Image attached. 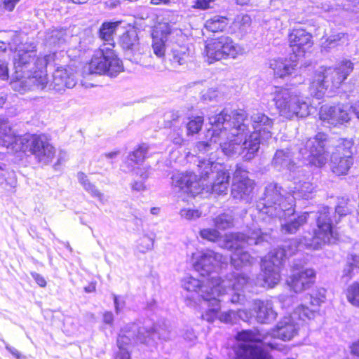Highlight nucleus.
<instances>
[{
  "label": "nucleus",
  "instance_id": "f257e3e1",
  "mask_svg": "<svg viewBox=\"0 0 359 359\" xmlns=\"http://www.w3.org/2000/svg\"><path fill=\"white\" fill-rule=\"evenodd\" d=\"M207 136L210 141L219 142L222 152L229 157L241 156L245 161L255 158L259 151L258 135H248L250 129L245 124L248 121L243 109L230 110L224 109L214 115H209Z\"/></svg>",
  "mask_w": 359,
  "mask_h": 359
},
{
  "label": "nucleus",
  "instance_id": "f03ea898",
  "mask_svg": "<svg viewBox=\"0 0 359 359\" xmlns=\"http://www.w3.org/2000/svg\"><path fill=\"white\" fill-rule=\"evenodd\" d=\"M305 301L296 307L292 313L284 316L276 325V330L264 332L258 330H245L238 332L236 339L241 341L236 350V359H272L266 346L276 348L272 339L278 337L290 341L296 336L301 321L313 318V310L306 306Z\"/></svg>",
  "mask_w": 359,
  "mask_h": 359
},
{
  "label": "nucleus",
  "instance_id": "7ed1b4c3",
  "mask_svg": "<svg viewBox=\"0 0 359 359\" xmlns=\"http://www.w3.org/2000/svg\"><path fill=\"white\" fill-rule=\"evenodd\" d=\"M292 194L287 192L277 184L271 183L265 187L263 196L257 203V208L272 216L283 217L294 212L296 199L312 198L316 187L309 180L294 182Z\"/></svg>",
  "mask_w": 359,
  "mask_h": 359
},
{
  "label": "nucleus",
  "instance_id": "20e7f679",
  "mask_svg": "<svg viewBox=\"0 0 359 359\" xmlns=\"http://www.w3.org/2000/svg\"><path fill=\"white\" fill-rule=\"evenodd\" d=\"M0 146L14 152L29 151L43 165L52 161L55 152L46 135L26 133L20 135L5 117L0 118Z\"/></svg>",
  "mask_w": 359,
  "mask_h": 359
},
{
  "label": "nucleus",
  "instance_id": "39448f33",
  "mask_svg": "<svg viewBox=\"0 0 359 359\" xmlns=\"http://www.w3.org/2000/svg\"><path fill=\"white\" fill-rule=\"evenodd\" d=\"M217 287L211 288L212 294H203V299L207 302L208 309L202 315L203 320L212 323L218 318L221 309V302H231L232 304L242 303L244 295L241 292H251L252 283L250 278L241 273L233 272L226 277V280L222 283L219 279H213L212 284Z\"/></svg>",
  "mask_w": 359,
  "mask_h": 359
},
{
  "label": "nucleus",
  "instance_id": "423d86ee",
  "mask_svg": "<svg viewBox=\"0 0 359 359\" xmlns=\"http://www.w3.org/2000/svg\"><path fill=\"white\" fill-rule=\"evenodd\" d=\"M201 176L197 180L192 172L181 176V193L189 192L193 196L206 193L217 195L226 194L229 186L230 175L222 165L207 160L199 161L198 164Z\"/></svg>",
  "mask_w": 359,
  "mask_h": 359
},
{
  "label": "nucleus",
  "instance_id": "0eeeda50",
  "mask_svg": "<svg viewBox=\"0 0 359 359\" xmlns=\"http://www.w3.org/2000/svg\"><path fill=\"white\" fill-rule=\"evenodd\" d=\"M325 141V135L320 133L306 142L302 140L293 147L278 149L271 164L278 170H287L291 172H294L297 168L294 158H302L315 166L322 167L326 163Z\"/></svg>",
  "mask_w": 359,
  "mask_h": 359
},
{
  "label": "nucleus",
  "instance_id": "6e6552de",
  "mask_svg": "<svg viewBox=\"0 0 359 359\" xmlns=\"http://www.w3.org/2000/svg\"><path fill=\"white\" fill-rule=\"evenodd\" d=\"M350 212L347 202L343 198L336 206L334 212L327 206L320 208L315 214L316 229L313 230V234L302 238L306 248L318 250L326 243H335L338 240V234L334 229V224Z\"/></svg>",
  "mask_w": 359,
  "mask_h": 359
},
{
  "label": "nucleus",
  "instance_id": "1a4fd4ad",
  "mask_svg": "<svg viewBox=\"0 0 359 359\" xmlns=\"http://www.w3.org/2000/svg\"><path fill=\"white\" fill-rule=\"evenodd\" d=\"M271 236L262 231L259 225L252 224L247 233H231L226 234L220 246L233 252L231 255V264L237 270L243 266L250 265L253 257L245 250L247 245H253L269 243Z\"/></svg>",
  "mask_w": 359,
  "mask_h": 359
},
{
  "label": "nucleus",
  "instance_id": "9d476101",
  "mask_svg": "<svg viewBox=\"0 0 359 359\" xmlns=\"http://www.w3.org/2000/svg\"><path fill=\"white\" fill-rule=\"evenodd\" d=\"M353 69V64L349 60H344L334 67H320L315 71L311 82V95L321 99L327 90L332 92L339 88Z\"/></svg>",
  "mask_w": 359,
  "mask_h": 359
},
{
  "label": "nucleus",
  "instance_id": "9b49d317",
  "mask_svg": "<svg viewBox=\"0 0 359 359\" xmlns=\"http://www.w3.org/2000/svg\"><path fill=\"white\" fill-rule=\"evenodd\" d=\"M167 336H163L160 332L156 325L144 323L140 325L138 323H130L126 325L121 330L117 338L118 351L116 353L115 359H130V354L126 345L135 343L143 344L149 346H154L156 339H165Z\"/></svg>",
  "mask_w": 359,
  "mask_h": 359
},
{
  "label": "nucleus",
  "instance_id": "f8f14e48",
  "mask_svg": "<svg viewBox=\"0 0 359 359\" xmlns=\"http://www.w3.org/2000/svg\"><path fill=\"white\" fill-rule=\"evenodd\" d=\"M290 47L292 53L290 58H278L270 63L274 74L280 78L292 75L298 65V61L313 44L312 35L304 29H294L289 34Z\"/></svg>",
  "mask_w": 359,
  "mask_h": 359
},
{
  "label": "nucleus",
  "instance_id": "ddd939ff",
  "mask_svg": "<svg viewBox=\"0 0 359 359\" xmlns=\"http://www.w3.org/2000/svg\"><path fill=\"white\" fill-rule=\"evenodd\" d=\"M306 248L304 239H293L287 241L282 247L271 250L262 259V277L264 283L269 287H273L280 279V266L284 260L294 255L296 252Z\"/></svg>",
  "mask_w": 359,
  "mask_h": 359
},
{
  "label": "nucleus",
  "instance_id": "4468645a",
  "mask_svg": "<svg viewBox=\"0 0 359 359\" xmlns=\"http://www.w3.org/2000/svg\"><path fill=\"white\" fill-rule=\"evenodd\" d=\"M273 101L280 116L287 119L304 118L310 114L309 104L301 97L296 90L275 87Z\"/></svg>",
  "mask_w": 359,
  "mask_h": 359
},
{
  "label": "nucleus",
  "instance_id": "2eb2a0df",
  "mask_svg": "<svg viewBox=\"0 0 359 359\" xmlns=\"http://www.w3.org/2000/svg\"><path fill=\"white\" fill-rule=\"evenodd\" d=\"M88 70L90 74L116 77L123 71V65L112 48L102 45L94 53L88 65Z\"/></svg>",
  "mask_w": 359,
  "mask_h": 359
},
{
  "label": "nucleus",
  "instance_id": "dca6fc26",
  "mask_svg": "<svg viewBox=\"0 0 359 359\" xmlns=\"http://www.w3.org/2000/svg\"><path fill=\"white\" fill-rule=\"evenodd\" d=\"M205 57L209 64L223 59H235L244 53V48L236 43L229 36H221L206 42Z\"/></svg>",
  "mask_w": 359,
  "mask_h": 359
},
{
  "label": "nucleus",
  "instance_id": "f3484780",
  "mask_svg": "<svg viewBox=\"0 0 359 359\" xmlns=\"http://www.w3.org/2000/svg\"><path fill=\"white\" fill-rule=\"evenodd\" d=\"M228 258L213 250L201 252L194 264V270L203 278L211 279L212 276L220 278L219 271L228 264Z\"/></svg>",
  "mask_w": 359,
  "mask_h": 359
},
{
  "label": "nucleus",
  "instance_id": "a211bd4d",
  "mask_svg": "<svg viewBox=\"0 0 359 359\" xmlns=\"http://www.w3.org/2000/svg\"><path fill=\"white\" fill-rule=\"evenodd\" d=\"M245 114L248 121H245V123L250 129L248 135H252V134L258 135L257 140L259 147L262 140H267L271 137L272 133L271 130L273 126V121L265 114L260 111H254L250 115V119L248 118L246 112Z\"/></svg>",
  "mask_w": 359,
  "mask_h": 359
},
{
  "label": "nucleus",
  "instance_id": "6ab92c4d",
  "mask_svg": "<svg viewBox=\"0 0 359 359\" xmlns=\"http://www.w3.org/2000/svg\"><path fill=\"white\" fill-rule=\"evenodd\" d=\"M320 118L326 123L337 126L347 123L351 117L348 111V107L343 104L337 106L324 105L320 110Z\"/></svg>",
  "mask_w": 359,
  "mask_h": 359
},
{
  "label": "nucleus",
  "instance_id": "aec40b11",
  "mask_svg": "<svg viewBox=\"0 0 359 359\" xmlns=\"http://www.w3.org/2000/svg\"><path fill=\"white\" fill-rule=\"evenodd\" d=\"M74 70L69 67H57L53 74V81L50 85L57 92H62L65 88H72L77 83Z\"/></svg>",
  "mask_w": 359,
  "mask_h": 359
},
{
  "label": "nucleus",
  "instance_id": "412c9836",
  "mask_svg": "<svg viewBox=\"0 0 359 359\" xmlns=\"http://www.w3.org/2000/svg\"><path fill=\"white\" fill-rule=\"evenodd\" d=\"M259 215V217L261 218L262 215H266V213L259 211L257 208ZM315 214L314 212H304L300 215L295 216L294 212L291 215H285L283 217H276V216H272L269 214H266L269 217L271 218H278L279 219H285V222L284 223L281 224V229L282 231L284 233H295L300 226H302L307 220V218L309 217H311L313 218H315Z\"/></svg>",
  "mask_w": 359,
  "mask_h": 359
},
{
  "label": "nucleus",
  "instance_id": "4be33fe9",
  "mask_svg": "<svg viewBox=\"0 0 359 359\" xmlns=\"http://www.w3.org/2000/svg\"><path fill=\"white\" fill-rule=\"evenodd\" d=\"M119 45L124 52L125 58L137 62L139 50V37L135 29L126 31L119 39Z\"/></svg>",
  "mask_w": 359,
  "mask_h": 359
},
{
  "label": "nucleus",
  "instance_id": "5701e85b",
  "mask_svg": "<svg viewBox=\"0 0 359 359\" xmlns=\"http://www.w3.org/2000/svg\"><path fill=\"white\" fill-rule=\"evenodd\" d=\"M315 276V271L312 269H306L298 272L294 271L287 282L290 287L295 293H298L310 287L314 282Z\"/></svg>",
  "mask_w": 359,
  "mask_h": 359
},
{
  "label": "nucleus",
  "instance_id": "b1692460",
  "mask_svg": "<svg viewBox=\"0 0 359 359\" xmlns=\"http://www.w3.org/2000/svg\"><path fill=\"white\" fill-rule=\"evenodd\" d=\"M217 279L215 276H212L211 279L203 278L199 280L193 277H190L184 284V287L186 290L194 292L203 299V294H212L211 288L215 292V288L217 285L212 284L213 279ZM222 283L224 280L218 278Z\"/></svg>",
  "mask_w": 359,
  "mask_h": 359
},
{
  "label": "nucleus",
  "instance_id": "393cba45",
  "mask_svg": "<svg viewBox=\"0 0 359 359\" xmlns=\"http://www.w3.org/2000/svg\"><path fill=\"white\" fill-rule=\"evenodd\" d=\"M326 137L325 145L324 147L326 154V161L330 152L339 153V156H344L345 157H351L353 155L352 147L353 142L350 140L339 138L337 140H328L327 135L323 133Z\"/></svg>",
  "mask_w": 359,
  "mask_h": 359
},
{
  "label": "nucleus",
  "instance_id": "a878e982",
  "mask_svg": "<svg viewBox=\"0 0 359 359\" xmlns=\"http://www.w3.org/2000/svg\"><path fill=\"white\" fill-rule=\"evenodd\" d=\"M253 310L256 313L257 321L262 324H269L277 317V312L274 310L271 301L255 300Z\"/></svg>",
  "mask_w": 359,
  "mask_h": 359
},
{
  "label": "nucleus",
  "instance_id": "bb28decb",
  "mask_svg": "<svg viewBox=\"0 0 359 359\" xmlns=\"http://www.w3.org/2000/svg\"><path fill=\"white\" fill-rule=\"evenodd\" d=\"M253 189V182L248 177H244L243 180L233 182L231 195L236 200L248 203L251 199Z\"/></svg>",
  "mask_w": 359,
  "mask_h": 359
},
{
  "label": "nucleus",
  "instance_id": "cd10ccee",
  "mask_svg": "<svg viewBox=\"0 0 359 359\" xmlns=\"http://www.w3.org/2000/svg\"><path fill=\"white\" fill-rule=\"evenodd\" d=\"M35 57V51L19 50L14 58V67L16 73L29 72L31 65L34 64Z\"/></svg>",
  "mask_w": 359,
  "mask_h": 359
},
{
  "label": "nucleus",
  "instance_id": "c85d7f7f",
  "mask_svg": "<svg viewBox=\"0 0 359 359\" xmlns=\"http://www.w3.org/2000/svg\"><path fill=\"white\" fill-rule=\"evenodd\" d=\"M330 158L332 170L337 175H346L353 163L352 156H339V153H332Z\"/></svg>",
  "mask_w": 359,
  "mask_h": 359
},
{
  "label": "nucleus",
  "instance_id": "c756f323",
  "mask_svg": "<svg viewBox=\"0 0 359 359\" xmlns=\"http://www.w3.org/2000/svg\"><path fill=\"white\" fill-rule=\"evenodd\" d=\"M117 25L111 22H104L99 29V36L104 41V44L107 47L114 48V41L113 34L114 33Z\"/></svg>",
  "mask_w": 359,
  "mask_h": 359
},
{
  "label": "nucleus",
  "instance_id": "7c9ffc66",
  "mask_svg": "<svg viewBox=\"0 0 359 359\" xmlns=\"http://www.w3.org/2000/svg\"><path fill=\"white\" fill-rule=\"evenodd\" d=\"M149 150V146L148 144L144 143L140 144L135 149L129 153L126 162L130 164L142 163L147 157Z\"/></svg>",
  "mask_w": 359,
  "mask_h": 359
},
{
  "label": "nucleus",
  "instance_id": "2f4dec72",
  "mask_svg": "<svg viewBox=\"0 0 359 359\" xmlns=\"http://www.w3.org/2000/svg\"><path fill=\"white\" fill-rule=\"evenodd\" d=\"M228 25V20L225 17L215 15L206 20L205 27L212 32L224 31Z\"/></svg>",
  "mask_w": 359,
  "mask_h": 359
},
{
  "label": "nucleus",
  "instance_id": "473e14b6",
  "mask_svg": "<svg viewBox=\"0 0 359 359\" xmlns=\"http://www.w3.org/2000/svg\"><path fill=\"white\" fill-rule=\"evenodd\" d=\"M252 20L248 15H238L233 22V28L238 31L241 34L247 33L250 27Z\"/></svg>",
  "mask_w": 359,
  "mask_h": 359
},
{
  "label": "nucleus",
  "instance_id": "72a5a7b5",
  "mask_svg": "<svg viewBox=\"0 0 359 359\" xmlns=\"http://www.w3.org/2000/svg\"><path fill=\"white\" fill-rule=\"evenodd\" d=\"M306 299L308 300L312 307L311 309L313 310V312L314 313V308L319 306L321 303L325 302L326 299V290L324 288H320L313 294L307 296Z\"/></svg>",
  "mask_w": 359,
  "mask_h": 359
},
{
  "label": "nucleus",
  "instance_id": "f704fd0d",
  "mask_svg": "<svg viewBox=\"0 0 359 359\" xmlns=\"http://www.w3.org/2000/svg\"><path fill=\"white\" fill-rule=\"evenodd\" d=\"M346 36L344 33H338L337 34H334L328 38L323 42L322 48L327 51H329L332 48H334L338 46L341 45L345 42Z\"/></svg>",
  "mask_w": 359,
  "mask_h": 359
},
{
  "label": "nucleus",
  "instance_id": "c9c22d12",
  "mask_svg": "<svg viewBox=\"0 0 359 359\" xmlns=\"http://www.w3.org/2000/svg\"><path fill=\"white\" fill-rule=\"evenodd\" d=\"M6 165L0 163V185L5 184L11 188H13L16 185V180L15 179V173L13 172H8L5 171Z\"/></svg>",
  "mask_w": 359,
  "mask_h": 359
},
{
  "label": "nucleus",
  "instance_id": "e433bc0d",
  "mask_svg": "<svg viewBox=\"0 0 359 359\" xmlns=\"http://www.w3.org/2000/svg\"><path fill=\"white\" fill-rule=\"evenodd\" d=\"M215 226L221 230L231 228L233 225V217L231 214L223 213L214 219Z\"/></svg>",
  "mask_w": 359,
  "mask_h": 359
},
{
  "label": "nucleus",
  "instance_id": "4c0bfd02",
  "mask_svg": "<svg viewBox=\"0 0 359 359\" xmlns=\"http://www.w3.org/2000/svg\"><path fill=\"white\" fill-rule=\"evenodd\" d=\"M173 170L170 171H168V176L170 177V184L172 189V193L175 194L173 196L176 198V200L178 201L180 196L177 194L180 192V171L174 167V165L171 166Z\"/></svg>",
  "mask_w": 359,
  "mask_h": 359
},
{
  "label": "nucleus",
  "instance_id": "58836bf2",
  "mask_svg": "<svg viewBox=\"0 0 359 359\" xmlns=\"http://www.w3.org/2000/svg\"><path fill=\"white\" fill-rule=\"evenodd\" d=\"M348 301L353 306L359 307V283H354L346 290Z\"/></svg>",
  "mask_w": 359,
  "mask_h": 359
},
{
  "label": "nucleus",
  "instance_id": "ea45409f",
  "mask_svg": "<svg viewBox=\"0 0 359 359\" xmlns=\"http://www.w3.org/2000/svg\"><path fill=\"white\" fill-rule=\"evenodd\" d=\"M203 121L204 118L202 116L191 118L187 124V134L194 135L198 133L202 128Z\"/></svg>",
  "mask_w": 359,
  "mask_h": 359
},
{
  "label": "nucleus",
  "instance_id": "a19ab883",
  "mask_svg": "<svg viewBox=\"0 0 359 359\" xmlns=\"http://www.w3.org/2000/svg\"><path fill=\"white\" fill-rule=\"evenodd\" d=\"M154 243V238L144 234L142 238L137 241V250L140 252L144 254L149 250H152Z\"/></svg>",
  "mask_w": 359,
  "mask_h": 359
},
{
  "label": "nucleus",
  "instance_id": "79ce46f5",
  "mask_svg": "<svg viewBox=\"0 0 359 359\" xmlns=\"http://www.w3.org/2000/svg\"><path fill=\"white\" fill-rule=\"evenodd\" d=\"M152 48L154 53L157 57L164 56L165 50V41L162 38L153 36Z\"/></svg>",
  "mask_w": 359,
  "mask_h": 359
},
{
  "label": "nucleus",
  "instance_id": "37998d69",
  "mask_svg": "<svg viewBox=\"0 0 359 359\" xmlns=\"http://www.w3.org/2000/svg\"><path fill=\"white\" fill-rule=\"evenodd\" d=\"M6 50V44L0 41V53H4ZM8 68L7 63L4 60H0V79L6 81L8 79Z\"/></svg>",
  "mask_w": 359,
  "mask_h": 359
},
{
  "label": "nucleus",
  "instance_id": "c03bdc74",
  "mask_svg": "<svg viewBox=\"0 0 359 359\" xmlns=\"http://www.w3.org/2000/svg\"><path fill=\"white\" fill-rule=\"evenodd\" d=\"M200 235L203 238L213 242L219 241L221 237L220 233L217 230L213 229H202L200 231Z\"/></svg>",
  "mask_w": 359,
  "mask_h": 359
},
{
  "label": "nucleus",
  "instance_id": "a18cd8bd",
  "mask_svg": "<svg viewBox=\"0 0 359 359\" xmlns=\"http://www.w3.org/2000/svg\"><path fill=\"white\" fill-rule=\"evenodd\" d=\"M180 117L178 111H169L165 114L164 121L165 128H175Z\"/></svg>",
  "mask_w": 359,
  "mask_h": 359
},
{
  "label": "nucleus",
  "instance_id": "49530a36",
  "mask_svg": "<svg viewBox=\"0 0 359 359\" xmlns=\"http://www.w3.org/2000/svg\"><path fill=\"white\" fill-rule=\"evenodd\" d=\"M111 295L113 297L115 312L118 315L126 306L125 298L116 294H112Z\"/></svg>",
  "mask_w": 359,
  "mask_h": 359
},
{
  "label": "nucleus",
  "instance_id": "de8ad7c7",
  "mask_svg": "<svg viewBox=\"0 0 359 359\" xmlns=\"http://www.w3.org/2000/svg\"><path fill=\"white\" fill-rule=\"evenodd\" d=\"M201 216V212L197 209H184L181 210V217L191 220L199 218Z\"/></svg>",
  "mask_w": 359,
  "mask_h": 359
},
{
  "label": "nucleus",
  "instance_id": "09e8293b",
  "mask_svg": "<svg viewBox=\"0 0 359 359\" xmlns=\"http://www.w3.org/2000/svg\"><path fill=\"white\" fill-rule=\"evenodd\" d=\"M84 189L89 193L92 197L97 198L99 201L102 200L103 194L101 193L96 186L91 182L86 184Z\"/></svg>",
  "mask_w": 359,
  "mask_h": 359
},
{
  "label": "nucleus",
  "instance_id": "8fccbe9b",
  "mask_svg": "<svg viewBox=\"0 0 359 359\" xmlns=\"http://www.w3.org/2000/svg\"><path fill=\"white\" fill-rule=\"evenodd\" d=\"M355 269H359V255H352L351 262L346 269H344V272L346 276H351V273Z\"/></svg>",
  "mask_w": 359,
  "mask_h": 359
},
{
  "label": "nucleus",
  "instance_id": "3c124183",
  "mask_svg": "<svg viewBox=\"0 0 359 359\" xmlns=\"http://www.w3.org/2000/svg\"><path fill=\"white\" fill-rule=\"evenodd\" d=\"M3 343L5 345V348L15 358V359H27V357L22 353H21L18 350L15 348L11 346L8 343H6L4 340H2Z\"/></svg>",
  "mask_w": 359,
  "mask_h": 359
},
{
  "label": "nucleus",
  "instance_id": "603ef678",
  "mask_svg": "<svg viewBox=\"0 0 359 359\" xmlns=\"http://www.w3.org/2000/svg\"><path fill=\"white\" fill-rule=\"evenodd\" d=\"M296 297L293 295L286 296L280 295V302H281L282 306L285 309H289L290 306H293L294 299Z\"/></svg>",
  "mask_w": 359,
  "mask_h": 359
},
{
  "label": "nucleus",
  "instance_id": "864d4df0",
  "mask_svg": "<svg viewBox=\"0 0 359 359\" xmlns=\"http://www.w3.org/2000/svg\"><path fill=\"white\" fill-rule=\"evenodd\" d=\"M244 177H248V172L237 165L233 174V182H238V180H243Z\"/></svg>",
  "mask_w": 359,
  "mask_h": 359
},
{
  "label": "nucleus",
  "instance_id": "5fc2aeb1",
  "mask_svg": "<svg viewBox=\"0 0 359 359\" xmlns=\"http://www.w3.org/2000/svg\"><path fill=\"white\" fill-rule=\"evenodd\" d=\"M234 316V311L230 310L226 312L222 313L218 318L221 322L229 323L232 322Z\"/></svg>",
  "mask_w": 359,
  "mask_h": 359
},
{
  "label": "nucleus",
  "instance_id": "6e6d98bb",
  "mask_svg": "<svg viewBox=\"0 0 359 359\" xmlns=\"http://www.w3.org/2000/svg\"><path fill=\"white\" fill-rule=\"evenodd\" d=\"M31 276H32V278L35 280V282L40 287H46V280H45V278L41 275H40L39 273H38L36 272H32L31 273Z\"/></svg>",
  "mask_w": 359,
  "mask_h": 359
},
{
  "label": "nucleus",
  "instance_id": "4d7b16f0",
  "mask_svg": "<svg viewBox=\"0 0 359 359\" xmlns=\"http://www.w3.org/2000/svg\"><path fill=\"white\" fill-rule=\"evenodd\" d=\"M20 0H4V8L8 11H13Z\"/></svg>",
  "mask_w": 359,
  "mask_h": 359
},
{
  "label": "nucleus",
  "instance_id": "13d9d810",
  "mask_svg": "<svg viewBox=\"0 0 359 359\" xmlns=\"http://www.w3.org/2000/svg\"><path fill=\"white\" fill-rule=\"evenodd\" d=\"M114 314L111 311H105L103 313L104 323L109 325H112L114 323Z\"/></svg>",
  "mask_w": 359,
  "mask_h": 359
},
{
  "label": "nucleus",
  "instance_id": "bf43d9fd",
  "mask_svg": "<svg viewBox=\"0 0 359 359\" xmlns=\"http://www.w3.org/2000/svg\"><path fill=\"white\" fill-rule=\"evenodd\" d=\"M212 142L210 141V142H199L196 147H197V149L201 151V152H203V153H205V152H208L210 151V148H211V143Z\"/></svg>",
  "mask_w": 359,
  "mask_h": 359
},
{
  "label": "nucleus",
  "instance_id": "052dcab7",
  "mask_svg": "<svg viewBox=\"0 0 359 359\" xmlns=\"http://www.w3.org/2000/svg\"><path fill=\"white\" fill-rule=\"evenodd\" d=\"M214 0H196V6L200 9H207L210 6V4L213 2Z\"/></svg>",
  "mask_w": 359,
  "mask_h": 359
},
{
  "label": "nucleus",
  "instance_id": "680f3d73",
  "mask_svg": "<svg viewBox=\"0 0 359 359\" xmlns=\"http://www.w3.org/2000/svg\"><path fill=\"white\" fill-rule=\"evenodd\" d=\"M133 191H142L145 189V185L143 181H135L132 184Z\"/></svg>",
  "mask_w": 359,
  "mask_h": 359
},
{
  "label": "nucleus",
  "instance_id": "e2e57ef3",
  "mask_svg": "<svg viewBox=\"0 0 359 359\" xmlns=\"http://www.w3.org/2000/svg\"><path fill=\"white\" fill-rule=\"evenodd\" d=\"M79 182L82 184L83 188L86 187V184H89L90 182L88 180L86 175L82 172H80L77 175Z\"/></svg>",
  "mask_w": 359,
  "mask_h": 359
},
{
  "label": "nucleus",
  "instance_id": "0e129e2a",
  "mask_svg": "<svg viewBox=\"0 0 359 359\" xmlns=\"http://www.w3.org/2000/svg\"><path fill=\"white\" fill-rule=\"evenodd\" d=\"M217 96V91L212 89H210L206 93L203 95V97L205 100H212Z\"/></svg>",
  "mask_w": 359,
  "mask_h": 359
},
{
  "label": "nucleus",
  "instance_id": "69168bd1",
  "mask_svg": "<svg viewBox=\"0 0 359 359\" xmlns=\"http://www.w3.org/2000/svg\"><path fill=\"white\" fill-rule=\"evenodd\" d=\"M350 348L352 354L359 355V340L353 343Z\"/></svg>",
  "mask_w": 359,
  "mask_h": 359
},
{
  "label": "nucleus",
  "instance_id": "338daca9",
  "mask_svg": "<svg viewBox=\"0 0 359 359\" xmlns=\"http://www.w3.org/2000/svg\"><path fill=\"white\" fill-rule=\"evenodd\" d=\"M119 154H120V151L118 150H116V151H111V152L105 153L104 154V156L107 159L113 160V159L116 158Z\"/></svg>",
  "mask_w": 359,
  "mask_h": 359
},
{
  "label": "nucleus",
  "instance_id": "774afa93",
  "mask_svg": "<svg viewBox=\"0 0 359 359\" xmlns=\"http://www.w3.org/2000/svg\"><path fill=\"white\" fill-rule=\"evenodd\" d=\"M350 108L359 119V101L355 102Z\"/></svg>",
  "mask_w": 359,
  "mask_h": 359
}]
</instances>
